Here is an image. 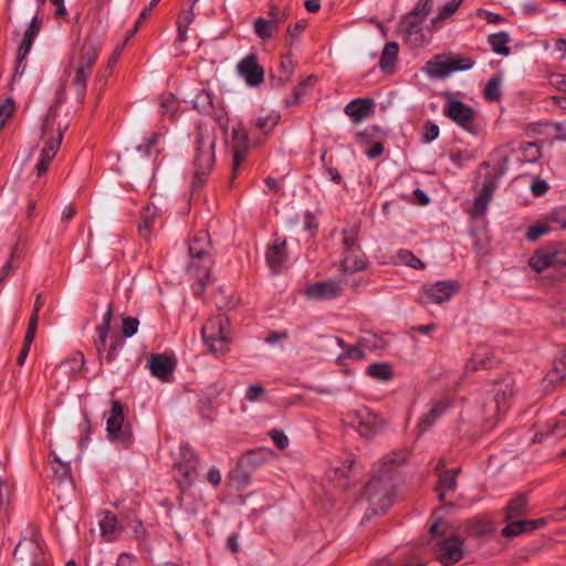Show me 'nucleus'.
<instances>
[{
    "instance_id": "f257e3e1",
    "label": "nucleus",
    "mask_w": 566,
    "mask_h": 566,
    "mask_svg": "<svg viewBox=\"0 0 566 566\" xmlns=\"http://www.w3.org/2000/svg\"><path fill=\"white\" fill-rule=\"evenodd\" d=\"M407 459L405 451H395L384 458L382 465L387 467L389 463L390 468L380 476H374L365 489V499L369 505L373 514L385 512L392 504L391 499V484L389 473L394 469V465H399Z\"/></svg>"
},
{
    "instance_id": "f03ea898",
    "label": "nucleus",
    "mask_w": 566,
    "mask_h": 566,
    "mask_svg": "<svg viewBox=\"0 0 566 566\" xmlns=\"http://www.w3.org/2000/svg\"><path fill=\"white\" fill-rule=\"evenodd\" d=\"M216 140L217 136L213 127L207 125H200L198 127L195 138V176L191 184L193 190L203 186L207 176L214 166Z\"/></svg>"
},
{
    "instance_id": "7ed1b4c3",
    "label": "nucleus",
    "mask_w": 566,
    "mask_h": 566,
    "mask_svg": "<svg viewBox=\"0 0 566 566\" xmlns=\"http://www.w3.org/2000/svg\"><path fill=\"white\" fill-rule=\"evenodd\" d=\"M101 45L93 40H85L78 51L74 52L70 59L67 76L71 78V85L75 88L76 95L83 99L86 93L87 78L93 66L96 63Z\"/></svg>"
},
{
    "instance_id": "20e7f679",
    "label": "nucleus",
    "mask_w": 566,
    "mask_h": 566,
    "mask_svg": "<svg viewBox=\"0 0 566 566\" xmlns=\"http://www.w3.org/2000/svg\"><path fill=\"white\" fill-rule=\"evenodd\" d=\"M190 262L187 271L195 279L200 287V292L210 280V269L212 264L210 255V237L207 231L197 232L189 243Z\"/></svg>"
},
{
    "instance_id": "39448f33",
    "label": "nucleus",
    "mask_w": 566,
    "mask_h": 566,
    "mask_svg": "<svg viewBox=\"0 0 566 566\" xmlns=\"http://www.w3.org/2000/svg\"><path fill=\"white\" fill-rule=\"evenodd\" d=\"M66 125H61L57 122L56 111L51 108L42 125V138L44 139V147L41 150L40 159L36 165L38 176H42L49 169L50 163L55 157L62 139Z\"/></svg>"
},
{
    "instance_id": "423d86ee",
    "label": "nucleus",
    "mask_w": 566,
    "mask_h": 566,
    "mask_svg": "<svg viewBox=\"0 0 566 566\" xmlns=\"http://www.w3.org/2000/svg\"><path fill=\"white\" fill-rule=\"evenodd\" d=\"M344 422L366 439L375 437L387 424L384 418L366 406H357L349 409L344 416Z\"/></svg>"
},
{
    "instance_id": "0eeeda50",
    "label": "nucleus",
    "mask_w": 566,
    "mask_h": 566,
    "mask_svg": "<svg viewBox=\"0 0 566 566\" xmlns=\"http://www.w3.org/2000/svg\"><path fill=\"white\" fill-rule=\"evenodd\" d=\"M528 265L537 273L546 270L562 271V275L566 277V247L562 244L542 247L532 254Z\"/></svg>"
},
{
    "instance_id": "6e6552de",
    "label": "nucleus",
    "mask_w": 566,
    "mask_h": 566,
    "mask_svg": "<svg viewBox=\"0 0 566 566\" xmlns=\"http://www.w3.org/2000/svg\"><path fill=\"white\" fill-rule=\"evenodd\" d=\"M229 319L222 314L211 317L201 328L202 338L213 355H222L229 349Z\"/></svg>"
},
{
    "instance_id": "1a4fd4ad",
    "label": "nucleus",
    "mask_w": 566,
    "mask_h": 566,
    "mask_svg": "<svg viewBox=\"0 0 566 566\" xmlns=\"http://www.w3.org/2000/svg\"><path fill=\"white\" fill-rule=\"evenodd\" d=\"M358 228L356 226L343 231L344 258L342 270L344 273L361 271L367 266V258L357 242Z\"/></svg>"
},
{
    "instance_id": "9d476101",
    "label": "nucleus",
    "mask_w": 566,
    "mask_h": 566,
    "mask_svg": "<svg viewBox=\"0 0 566 566\" xmlns=\"http://www.w3.org/2000/svg\"><path fill=\"white\" fill-rule=\"evenodd\" d=\"M108 438L127 448L133 442V432L129 426L124 424V408L120 402L112 401V409L106 421Z\"/></svg>"
},
{
    "instance_id": "9b49d317",
    "label": "nucleus",
    "mask_w": 566,
    "mask_h": 566,
    "mask_svg": "<svg viewBox=\"0 0 566 566\" xmlns=\"http://www.w3.org/2000/svg\"><path fill=\"white\" fill-rule=\"evenodd\" d=\"M444 115L468 132L474 130L475 111L455 97L453 93H444Z\"/></svg>"
},
{
    "instance_id": "f8f14e48",
    "label": "nucleus",
    "mask_w": 566,
    "mask_h": 566,
    "mask_svg": "<svg viewBox=\"0 0 566 566\" xmlns=\"http://www.w3.org/2000/svg\"><path fill=\"white\" fill-rule=\"evenodd\" d=\"M14 558L30 566H45L46 559L36 533H32L30 537H23L17 544Z\"/></svg>"
},
{
    "instance_id": "ddd939ff",
    "label": "nucleus",
    "mask_w": 566,
    "mask_h": 566,
    "mask_svg": "<svg viewBox=\"0 0 566 566\" xmlns=\"http://www.w3.org/2000/svg\"><path fill=\"white\" fill-rule=\"evenodd\" d=\"M460 289L455 281H439L426 284L419 292L418 300L421 304H441L449 301Z\"/></svg>"
},
{
    "instance_id": "4468645a",
    "label": "nucleus",
    "mask_w": 566,
    "mask_h": 566,
    "mask_svg": "<svg viewBox=\"0 0 566 566\" xmlns=\"http://www.w3.org/2000/svg\"><path fill=\"white\" fill-rule=\"evenodd\" d=\"M228 147L232 153V178H234L237 170L249 151V137L242 123H238L233 127Z\"/></svg>"
},
{
    "instance_id": "2eb2a0df",
    "label": "nucleus",
    "mask_w": 566,
    "mask_h": 566,
    "mask_svg": "<svg viewBox=\"0 0 566 566\" xmlns=\"http://www.w3.org/2000/svg\"><path fill=\"white\" fill-rule=\"evenodd\" d=\"M513 396V382L511 379H504L496 382L492 389V400L489 403L490 417L499 418L509 408V402Z\"/></svg>"
},
{
    "instance_id": "dca6fc26",
    "label": "nucleus",
    "mask_w": 566,
    "mask_h": 566,
    "mask_svg": "<svg viewBox=\"0 0 566 566\" xmlns=\"http://www.w3.org/2000/svg\"><path fill=\"white\" fill-rule=\"evenodd\" d=\"M238 73L245 80V82L255 86L263 82L264 72L262 66L258 63L255 54L245 56L237 66Z\"/></svg>"
},
{
    "instance_id": "f3484780",
    "label": "nucleus",
    "mask_w": 566,
    "mask_h": 566,
    "mask_svg": "<svg viewBox=\"0 0 566 566\" xmlns=\"http://www.w3.org/2000/svg\"><path fill=\"white\" fill-rule=\"evenodd\" d=\"M150 373L163 381H169L176 364L167 354L151 355L148 360Z\"/></svg>"
},
{
    "instance_id": "a211bd4d",
    "label": "nucleus",
    "mask_w": 566,
    "mask_h": 566,
    "mask_svg": "<svg viewBox=\"0 0 566 566\" xmlns=\"http://www.w3.org/2000/svg\"><path fill=\"white\" fill-rule=\"evenodd\" d=\"M463 557V542L458 536H452L443 541L439 554V559L443 565H452Z\"/></svg>"
},
{
    "instance_id": "6ab92c4d",
    "label": "nucleus",
    "mask_w": 566,
    "mask_h": 566,
    "mask_svg": "<svg viewBox=\"0 0 566 566\" xmlns=\"http://www.w3.org/2000/svg\"><path fill=\"white\" fill-rule=\"evenodd\" d=\"M83 366L84 356L81 353H76L73 356L61 361V364L55 368L54 375L59 379L73 380L83 369Z\"/></svg>"
},
{
    "instance_id": "aec40b11",
    "label": "nucleus",
    "mask_w": 566,
    "mask_h": 566,
    "mask_svg": "<svg viewBox=\"0 0 566 566\" xmlns=\"http://www.w3.org/2000/svg\"><path fill=\"white\" fill-rule=\"evenodd\" d=\"M342 286L335 281H322L310 285L306 294L312 298L331 300L340 294Z\"/></svg>"
},
{
    "instance_id": "412c9836",
    "label": "nucleus",
    "mask_w": 566,
    "mask_h": 566,
    "mask_svg": "<svg viewBox=\"0 0 566 566\" xmlns=\"http://www.w3.org/2000/svg\"><path fill=\"white\" fill-rule=\"evenodd\" d=\"M286 241L276 239L273 244L268 249L266 262L273 272H280L286 261Z\"/></svg>"
},
{
    "instance_id": "4be33fe9",
    "label": "nucleus",
    "mask_w": 566,
    "mask_h": 566,
    "mask_svg": "<svg viewBox=\"0 0 566 566\" xmlns=\"http://www.w3.org/2000/svg\"><path fill=\"white\" fill-rule=\"evenodd\" d=\"M450 401L447 398L432 400L428 411L419 421L421 431L429 429L448 409Z\"/></svg>"
},
{
    "instance_id": "5701e85b",
    "label": "nucleus",
    "mask_w": 566,
    "mask_h": 566,
    "mask_svg": "<svg viewBox=\"0 0 566 566\" xmlns=\"http://www.w3.org/2000/svg\"><path fill=\"white\" fill-rule=\"evenodd\" d=\"M545 524H546L545 518L517 520V521L509 522V524L503 530V534L509 537L517 536L520 534L528 533L536 528H541Z\"/></svg>"
},
{
    "instance_id": "b1692460",
    "label": "nucleus",
    "mask_w": 566,
    "mask_h": 566,
    "mask_svg": "<svg viewBox=\"0 0 566 566\" xmlns=\"http://www.w3.org/2000/svg\"><path fill=\"white\" fill-rule=\"evenodd\" d=\"M374 103L371 99L357 98L347 104L345 113L356 124L363 122L371 114Z\"/></svg>"
},
{
    "instance_id": "393cba45",
    "label": "nucleus",
    "mask_w": 566,
    "mask_h": 566,
    "mask_svg": "<svg viewBox=\"0 0 566 566\" xmlns=\"http://www.w3.org/2000/svg\"><path fill=\"white\" fill-rule=\"evenodd\" d=\"M426 73L430 77L443 78L451 74L449 56L436 55L426 64Z\"/></svg>"
},
{
    "instance_id": "a878e982",
    "label": "nucleus",
    "mask_w": 566,
    "mask_h": 566,
    "mask_svg": "<svg viewBox=\"0 0 566 566\" xmlns=\"http://www.w3.org/2000/svg\"><path fill=\"white\" fill-rule=\"evenodd\" d=\"M490 357L491 354L486 347L476 348L464 366V375L468 376L475 370L488 367Z\"/></svg>"
},
{
    "instance_id": "bb28decb",
    "label": "nucleus",
    "mask_w": 566,
    "mask_h": 566,
    "mask_svg": "<svg viewBox=\"0 0 566 566\" xmlns=\"http://www.w3.org/2000/svg\"><path fill=\"white\" fill-rule=\"evenodd\" d=\"M280 120V114L273 111H260L254 117V126L264 135L273 130Z\"/></svg>"
},
{
    "instance_id": "cd10ccee",
    "label": "nucleus",
    "mask_w": 566,
    "mask_h": 566,
    "mask_svg": "<svg viewBox=\"0 0 566 566\" xmlns=\"http://www.w3.org/2000/svg\"><path fill=\"white\" fill-rule=\"evenodd\" d=\"M159 214L157 207L147 205L142 211V222L138 227L140 235L145 239H149L151 229L155 226V221Z\"/></svg>"
},
{
    "instance_id": "c85d7f7f",
    "label": "nucleus",
    "mask_w": 566,
    "mask_h": 566,
    "mask_svg": "<svg viewBox=\"0 0 566 566\" xmlns=\"http://www.w3.org/2000/svg\"><path fill=\"white\" fill-rule=\"evenodd\" d=\"M39 30H40V21L38 20L36 17H34L31 20V23L28 27L27 31L24 32L23 40L19 46V51H18L19 61H22L23 59H25V56L30 52L32 44H33V40L36 36Z\"/></svg>"
},
{
    "instance_id": "c756f323",
    "label": "nucleus",
    "mask_w": 566,
    "mask_h": 566,
    "mask_svg": "<svg viewBox=\"0 0 566 566\" xmlns=\"http://www.w3.org/2000/svg\"><path fill=\"white\" fill-rule=\"evenodd\" d=\"M99 528L102 536L107 542L115 541L120 534V528L117 525V520L115 515L111 512L104 513L103 517L99 520Z\"/></svg>"
},
{
    "instance_id": "7c9ffc66",
    "label": "nucleus",
    "mask_w": 566,
    "mask_h": 566,
    "mask_svg": "<svg viewBox=\"0 0 566 566\" xmlns=\"http://www.w3.org/2000/svg\"><path fill=\"white\" fill-rule=\"evenodd\" d=\"M457 474L458 470L448 471L440 475L437 485L438 496L441 502H446V497L449 493L454 492L457 488Z\"/></svg>"
},
{
    "instance_id": "2f4dec72",
    "label": "nucleus",
    "mask_w": 566,
    "mask_h": 566,
    "mask_svg": "<svg viewBox=\"0 0 566 566\" xmlns=\"http://www.w3.org/2000/svg\"><path fill=\"white\" fill-rule=\"evenodd\" d=\"M463 0H448L438 10L437 15L431 20V27L438 29L446 20L453 15Z\"/></svg>"
},
{
    "instance_id": "473e14b6",
    "label": "nucleus",
    "mask_w": 566,
    "mask_h": 566,
    "mask_svg": "<svg viewBox=\"0 0 566 566\" xmlns=\"http://www.w3.org/2000/svg\"><path fill=\"white\" fill-rule=\"evenodd\" d=\"M398 56V44L396 42L386 43L380 60L379 66L385 72H391Z\"/></svg>"
},
{
    "instance_id": "72a5a7b5",
    "label": "nucleus",
    "mask_w": 566,
    "mask_h": 566,
    "mask_svg": "<svg viewBox=\"0 0 566 566\" xmlns=\"http://www.w3.org/2000/svg\"><path fill=\"white\" fill-rule=\"evenodd\" d=\"M488 42L491 45L492 51L499 55L507 56L511 52L507 45L510 42V35L507 32L502 31L491 34L489 35Z\"/></svg>"
},
{
    "instance_id": "f704fd0d",
    "label": "nucleus",
    "mask_w": 566,
    "mask_h": 566,
    "mask_svg": "<svg viewBox=\"0 0 566 566\" xmlns=\"http://www.w3.org/2000/svg\"><path fill=\"white\" fill-rule=\"evenodd\" d=\"M432 7V0H419L412 12L405 19V21L413 22V25L421 24L431 12Z\"/></svg>"
},
{
    "instance_id": "c9c22d12",
    "label": "nucleus",
    "mask_w": 566,
    "mask_h": 566,
    "mask_svg": "<svg viewBox=\"0 0 566 566\" xmlns=\"http://www.w3.org/2000/svg\"><path fill=\"white\" fill-rule=\"evenodd\" d=\"M277 28L279 27L275 25L272 21L264 18H258L253 23V30L262 41H268L271 39Z\"/></svg>"
},
{
    "instance_id": "e433bc0d",
    "label": "nucleus",
    "mask_w": 566,
    "mask_h": 566,
    "mask_svg": "<svg viewBox=\"0 0 566 566\" xmlns=\"http://www.w3.org/2000/svg\"><path fill=\"white\" fill-rule=\"evenodd\" d=\"M403 38L412 45H421L424 42V35L420 24L413 25V22L403 21Z\"/></svg>"
},
{
    "instance_id": "4c0bfd02",
    "label": "nucleus",
    "mask_w": 566,
    "mask_h": 566,
    "mask_svg": "<svg viewBox=\"0 0 566 566\" xmlns=\"http://www.w3.org/2000/svg\"><path fill=\"white\" fill-rule=\"evenodd\" d=\"M193 107L201 113H210L214 109L212 95L207 90H201L192 99Z\"/></svg>"
},
{
    "instance_id": "58836bf2",
    "label": "nucleus",
    "mask_w": 566,
    "mask_h": 566,
    "mask_svg": "<svg viewBox=\"0 0 566 566\" xmlns=\"http://www.w3.org/2000/svg\"><path fill=\"white\" fill-rule=\"evenodd\" d=\"M526 511V500L523 496L513 499L507 505L506 518L510 522L517 521Z\"/></svg>"
},
{
    "instance_id": "ea45409f",
    "label": "nucleus",
    "mask_w": 566,
    "mask_h": 566,
    "mask_svg": "<svg viewBox=\"0 0 566 566\" xmlns=\"http://www.w3.org/2000/svg\"><path fill=\"white\" fill-rule=\"evenodd\" d=\"M396 259L399 264L407 265L417 270L424 269V263L409 250L398 251Z\"/></svg>"
},
{
    "instance_id": "a19ab883",
    "label": "nucleus",
    "mask_w": 566,
    "mask_h": 566,
    "mask_svg": "<svg viewBox=\"0 0 566 566\" xmlns=\"http://www.w3.org/2000/svg\"><path fill=\"white\" fill-rule=\"evenodd\" d=\"M546 434L557 439L566 437V412H563L558 419L548 424Z\"/></svg>"
},
{
    "instance_id": "79ce46f5",
    "label": "nucleus",
    "mask_w": 566,
    "mask_h": 566,
    "mask_svg": "<svg viewBox=\"0 0 566 566\" xmlns=\"http://www.w3.org/2000/svg\"><path fill=\"white\" fill-rule=\"evenodd\" d=\"M552 228L549 227L547 221H538L535 224L528 227L526 231V239L528 241H536L541 237L549 233Z\"/></svg>"
},
{
    "instance_id": "37998d69",
    "label": "nucleus",
    "mask_w": 566,
    "mask_h": 566,
    "mask_svg": "<svg viewBox=\"0 0 566 566\" xmlns=\"http://www.w3.org/2000/svg\"><path fill=\"white\" fill-rule=\"evenodd\" d=\"M367 371L370 377L378 380H388L392 376L391 368L388 364H371Z\"/></svg>"
},
{
    "instance_id": "c03bdc74",
    "label": "nucleus",
    "mask_w": 566,
    "mask_h": 566,
    "mask_svg": "<svg viewBox=\"0 0 566 566\" xmlns=\"http://www.w3.org/2000/svg\"><path fill=\"white\" fill-rule=\"evenodd\" d=\"M54 458V464L52 465V471L54 475H56L60 480H63L70 475V460H62L54 452L52 453Z\"/></svg>"
},
{
    "instance_id": "a18cd8bd",
    "label": "nucleus",
    "mask_w": 566,
    "mask_h": 566,
    "mask_svg": "<svg viewBox=\"0 0 566 566\" xmlns=\"http://www.w3.org/2000/svg\"><path fill=\"white\" fill-rule=\"evenodd\" d=\"M484 95L488 101H499L501 97V81L499 78H491L485 88Z\"/></svg>"
},
{
    "instance_id": "49530a36",
    "label": "nucleus",
    "mask_w": 566,
    "mask_h": 566,
    "mask_svg": "<svg viewBox=\"0 0 566 566\" xmlns=\"http://www.w3.org/2000/svg\"><path fill=\"white\" fill-rule=\"evenodd\" d=\"M490 200H491L490 197H486V196H483V195L479 193V196L474 200V205H473V208L471 210V216L473 218L482 217L485 213L486 209H488Z\"/></svg>"
},
{
    "instance_id": "de8ad7c7",
    "label": "nucleus",
    "mask_w": 566,
    "mask_h": 566,
    "mask_svg": "<svg viewBox=\"0 0 566 566\" xmlns=\"http://www.w3.org/2000/svg\"><path fill=\"white\" fill-rule=\"evenodd\" d=\"M449 65H450L451 73H452L455 71L469 70L474 65V62L470 57H450L449 56Z\"/></svg>"
},
{
    "instance_id": "09e8293b",
    "label": "nucleus",
    "mask_w": 566,
    "mask_h": 566,
    "mask_svg": "<svg viewBox=\"0 0 566 566\" xmlns=\"http://www.w3.org/2000/svg\"><path fill=\"white\" fill-rule=\"evenodd\" d=\"M43 305L42 295L38 294L34 302L33 313L29 321V334L31 335L32 332H36L38 328V322H39V312Z\"/></svg>"
},
{
    "instance_id": "8fccbe9b",
    "label": "nucleus",
    "mask_w": 566,
    "mask_h": 566,
    "mask_svg": "<svg viewBox=\"0 0 566 566\" xmlns=\"http://www.w3.org/2000/svg\"><path fill=\"white\" fill-rule=\"evenodd\" d=\"M294 66H295V63L293 61L292 55L291 54L283 55L281 63H280V67L282 71L281 78H283L284 81H289V78L292 76V74L294 72Z\"/></svg>"
},
{
    "instance_id": "3c124183",
    "label": "nucleus",
    "mask_w": 566,
    "mask_h": 566,
    "mask_svg": "<svg viewBox=\"0 0 566 566\" xmlns=\"http://www.w3.org/2000/svg\"><path fill=\"white\" fill-rule=\"evenodd\" d=\"M521 151L523 154V159L531 163L537 160L541 155L538 145L534 143L523 145L521 147Z\"/></svg>"
},
{
    "instance_id": "603ef678",
    "label": "nucleus",
    "mask_w": 566,
    "mask_h": 566,
    "mask_svg": "<svg viewBox=\"0 0 566 566\" xmlns=\"http://www.w3.org/2000/svg\"><path fill=\"white\" fill-rule=\"evenodd\" d=\"M139 321L135 317H123L122 332L125 337H132L138 331Z\"/></svg>"
},
{
    "instance_id": "864d4df0",
    "label": "nucleus",
    "mask_w": 566,
    "mask_h": 566,
    "mask_svg": "<svg viewBox=\"0 0 566 566\" xmlns=\"http://www.w3.org/2000/svg\"><path fill=\"white\" fill-rule=\"evenodd\" d=\"M14 112V102L11 98H7L6 102L0 106V130L4 127L7 120L12 116Z\"/></svg>"
},
{
    "instance_id": "5fc2aeb1",
    "label": "nucleus",
    "mask_w": 566,
    "mask_h": 566,
    "mask_svg": "<svg viewBox=\"0 0 566 566\" xmlns=\"http://www.w3.org/2000/svg\"><path fill=\"white\" fill-rule=\"evenodd\" d=\"M315 77L314 76H307L301 85H298L294 92H293V97L291 99H286V104L287 105H294L298 102L300 97L304 94V87L305 86H308V85H313V83L315 82Z\"/></svg>"
},
{
    "instance_id": "6e6d98bb",
    "label": "nucleus",
    "mask_w": 566,
    "mask_h": 566,
    "mask_svg": "<svg viewBox=\"0 0 566 566\" xmlns=\"http://www.w3.org/2000/svg\"><path fill=\"white\" fill-rule=\"evenodd\" d=\"M35 333L36 332H32L31 336L29 334V329L27 331V334H25V337H24V343H23V346L20 350V354L18 356V359H17V363L21 366L24 364V360L29 354V350H30V347H31V344L32 342L34 340V337H35Z\"/></svg>"
},
{
    "instance_id": "4d7b16f0",
    "label": "nucleus",
    "mask_w": 566,
    "mask_h": 566,
    "mask_svg": "<svg viewBox=\"0 0 566 566\" xmlns=\"http://www.w3.org/2000/svg\"><path fill=\"white\" fill-rule=\"evenodd\" d=\"M563 380L564 378L556 370H554V368H552L544 377L543 386L546 389H553Z\"/></svg>"
},
{
    "instance_id": "13d9d810",
    "label": "nucleus",
    "mask_w": 566,
    "mask_h": 566,
    "mask_svg": "<svg viewBox=\"0 0 566 566\" xmlns=\"http://www.w3.org/2000/svg\"><path fill=\"white\" fill-rule=\"evenodd\" d=\"M289 17V13L283 10L281 11L277 6L271 4L269 12V20L272 21L275 25H280V23L284 22Z\"/></svg>"
},
{
    "instance_id": "bf43d9fd",
    "label": "nucleus",
    "mask_w": 566,
    "mask_h": 566,
    "mask_svg": "<svg viewBox=\"0 0 566 566\" xmlns=\"http://www.w3.org/2000/svg\"><path fill=\"white\" fill-rule=\"evenodd\" d=\"M209 114L212 115L218 120V123L223 132L228 130L229 119H228L227 113L222 106L214 105V109H212Z\"/></svg>"
},
{
    "instance_id": "052dcab7",
    "label": "nucleus",
    "mask_w": 566,
    "mask_h": 566,
    "mask_svg": "<svg viewBox=\"0 0 566 566\" xmlns=\"http://www.w3.org/2000/svg\"><path fill=\"white\" fill-rule=\"evenodd\" d=\"M439 133H440V129H439L438 125L428 122L424 125V133H423V136H422V140L424 143H431L434 139L438 138Z\"/></svg>"
},
{
    "instance_id": "680f3d73",
    "label": "nucleus",
    "mask_w": 566,
    "mask_h": 566,
    "mask_svg": "<svg viewBox=\"0 0 566 566\" xmlns=\"http://www.w3.org/2000/svg\"><path fill=\"white\" fill-rule=\"evenodd\" d=\"M264 391L265 390L261 385H259V384L251 385L247 389L245 399L249 401H256L264 395Z\"/></svg>"
},
{
    "instance_id": "e2e57ef3",
    "label": "nucleus",
    "mask_w": 566,
    "mask_h": 566,
    "mask_svg": "<svg viewBox=\"0 0 566 566\" xmlns=\"http://www.w3.org/2000/svg\"><path fill=\"white\" fill-rule=\"evenodd\" d=\"M271 438L275 446L281 450H284L289 446V438L283 431L273 430L271 432Z\"/></svg>"
},
{
    "instance_id": "0e129e2a",
    "label": "nucleus",
    "mask_w": 566,
    "mask_h": 566,
    "mask_svg": "<svg viewBox=\"0 0 566 566\" xmlns=\"http://www.w3.org/2000/svg\"><path fill=\"white\" fill-rule=\"evenodd\" d=\"M531 190H532L534 196L541 197V196H543V195H545L547 192L548 185L543 179H536L531 185Z\"/></svg>"
},
{
    "instance_id": "69168bd1",
    "label": "nucleus",
    "mask_w": 566,
    "mask_h": 566,
    "mask_svg": "<svg viewBox=\"0 0 566 566\" xmlns=\"http://www.w3.org/2000/svg\"><path fill=\"white\" fill-rule=\"evenodd\" d=\"M304 29H305L304 21H298L287 28V34L291 38L290 44H292L298 38V35L304 31Z\"/></svg>"
},
{
    "instance_id": "338daca9",
    "label": "nucleus",
    "mask_w": 566,
    "mask_h": 566,
    "mask_svg": "<svg viewBox=\"0 0 566 566\" xmlns=\"http://www.w3.org/2000/svg\"><path fill=\"white\" fill-rule=\"evenodd\" d=\"M137 559L134 555L123 553L117 558V566H137Z\"/></svg>"
},
{
    "instance_id": "774afa93",
    "label": "nucleus",
    "mask_w": 566,
    "mask_h": 566,
    "mask_svg": "<svg viewBox=\"0 0 566 566\" xmlns=\"http://www.w3.org/2000/svg\"><path fill=\"white\" fill-rule=\"evenodd\" d=\"M549 220L556 222L560 228L566 229V209L556 210L551 213Z\"/></svg>"
}]
</instances>
